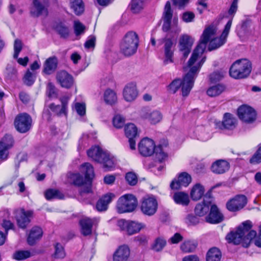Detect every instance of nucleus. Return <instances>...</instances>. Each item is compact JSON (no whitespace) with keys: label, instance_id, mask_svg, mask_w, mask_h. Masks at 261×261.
<instances>
[{"label":"nucleus","instance_id":"nucleus-22","mask_svg":"<svg viewBox=\"0 0 261 261\" xmlns=\"http://www.w3.org/2000/svg\"><path fill=\"white\" fill-rule=\"evenodd\" d=\"M125 133L126 137L128 138L129 146L131 149H135L136 141L135 138L138 135L137 128L133 123H129L125 126Z\"/></svg>","mask_w":261,"mask_h":261},{"label":"nucleus","instance_id":"nucleus-60","mask_svg":"<svg viewBox=\"0 0 261 261\" xmlns=\"http://www.w3.org/2000/svg\"><path fill=\"white\" fill-rule=\"evenodd\" d=\"M96 37L94 36H90L89 37L88 40L85 43V47L86 48L89 49L94 48L95 45Z\"/></svg>","mask_w":261,"mask_h":261},{"label":"nucleus","instance_id":"nucleus-15","mask_svg":"<svg viewBox=\"0 0 261 261\" xmlns=\"http://www.w3.org/2000/svg\"><path fill=\"white\" fill-rule=\"evenodd\" d=\"M164 42V55L165 58L163 62L165 65H167L169 63H172L173 62V51L172 48L173 45V41L170 39L165 38L163 40H159L158 41V46H160L162 43Z\"/></svg>","mask_w":261,"mask_h":261},{"label":"nucleus","instance_id":"nucleus-29","mask_svg":"<svg viewBox=\"0 0 261 261\" xmlns=\"http://www.w3.org/2000/svg\"><path fill=\"white\" fill-rule=\"evenodd\" d=\"M96 220V218L91 219L88 218H85L80 221L81 232L84 236H88L91 233L93 224Z\"/></svg>","mask_w":261,"mask_h":261},{"label":"nucleus","instance_id":"nucleus-4","mask_svg":"<svg viewBox=\"0 0 261 261\" xmlns=\"http://www.w3.org/2000/svg\"><path fill=\"white\" fill-rule=\"evenodd\" d=\"M139 42L138 34L133 31L127 32L122 40L120 48L125 56L129 57L134 55L137 50Z\"/></svg>","mask_w":261,"mask_h":261},{"label":"nucleus","instance_id":"nucleus-2","mask_svg":"<svg viewBox=\"0 0 261 261\" xmlns=\"http://www.w3.org/2000/svg\"><path fill=\"white\" fill-rule=\"evenodd\" d=\"M88 156L93 161L103 165L106 170H110L115 166V160L110 154L99 146H92L87 151Z\"/></svg>","mask_w":261,"mask_h":261},{"label":"nucleus","instance_id":"nucleus-53","mask_svg":"<svg viewBox=\"0 0 261 261\" xmlns=\"http://www.w3.org/2000/svg\"><path fill=\"white\" fill-rule=\"evenodd\" d=\"M22 48V43L20 40L16 39L14 41V55L13 58L14 59H17L18 57L19 54Z\"/></svg>","mask_w":261,"mask_h":261},{"label":"nucleus","instance_id":"nucleus-45","mask_svg":"<svg viewBox=\"0 0 261 261\" xmlns=\"http://www.w3.org/2000/svg\"><path fill=\"white\" fill-rule=\"evenodd\" d=\"M173 16V11L171 9L170 2L168 1L165 6L163 14V20H171Z\"/></svg>","mask_w":261,"mask_h":261},{"label":"nucleus","instance_id":"nucleus-28","mask_svg":"<svg viewBox=\"0 0 261 261\" xmlns=\"http://www.w3.org/2000/svg\"><path fill=\"white\" fill-rule=\"evenodd\" d=\"M115 197V195L108 193L102 196L97 202L96 207L98 211H105L107 210L108 204Z\"/></svg>","mask_w":261,"mask_h":261},{"label":"nucleus","instance_id":"nucleus-50","mask_svg":"<svg viewBox=\"0 0 261 261\" xmlns=\"http://www.w3.org/2000/svg\"><path fill=\"white\" fill-rule=\"evenodd\" d=\"M125 179L130 186H135L138 182V177L135 173L129 172L125 175Z\"/></svg>","mask_w":261,"mask_h":261},{"label":"nucleus","instance_id":"nucleus-44","mask_svg":"<svg viewBox=\"0 0 261 261\" xmlns=\"http://www.w3.org/2000/svg\"><path fill=\"white\" fill-rule=\"evenodd\" d=\"M142 0H132L130 4V9L134 13H137L143 9Z\"/></svg>","mask_w":261,"mask_h":261},{"label":"nucleus","instance_id":"nucleus-30","mask_svg":"<svg viewBox=\"0 0 261 261\" xmlns=\"http://www.w3.org/2000/svg\"><path fill=\"white\" fill-rule=\"evenodd\" d=\"M70 181L74 185L78 187L83 186L82 188L80 190V194L81 195H83L85 193H81V190L82 189L86 190V185L87 180H84L83 177L79 173H71L69 176Z\"/></svg>","mask_w":261,"mask_h":261},{"label":"nucleus","instance_id":"nucleus-12","mask_svg":"<svg viewBox=\"0 0 261 261\" xmlns=\"http://www.w3.org/2000/svg\"><path fill=\"white\" fill-rule=\"evenodd\" d=\"M239 118L246 123H252L256 119V114L254 110L247 106H242L238 110Z\"/></svg>","mask_w":261,"mask_h":261},{"label":"nucleus","instance_id":"nucleus-41","mask_svg":"<svg viewBox=\"0 0 261 261\" xmlns=\"http://www.w3.org/2000/svg\"><path fill=\"white\" fill-rule=\"evenodd\" d=\"M70 7L76 15H79L83 13L84 6L82 0H71Z\"/></svg>","mask_w":261,"mask_h":261},{"label":"nucleus","instance_id":"nucleus-34","mask_svg":"<svg viewBox=\"0 0 261 261\" xmlns=\"http://www.w3.org/2000/svg\"><path fill=\"white\" fill-rule=\"evenodd\" d=\"M33 5L34 10L31 11L32 15L35 17H38L40 15H47V10L45 6L42 4L38 0H34Z\"/></svg>","mask_w":261,"mask_h":261},{"label":"nucleus","instance_id":"nucleus-49","mask_svg":"<svg viewBox=\"0 0 261 261\" xmlns=\"http://www.w3.org/2000/svg\"><path fill=\"white\" fill-rule=\"evenodd\" d=\"M55 251L54 257L57 258H63L65 256V252L63 246L60 243H57L55 246Z\"/></svg>","mask_w":261,"mask_h":261},{"label":"nucleus","instance_id":"nucleus-25","mask_svg":"<svg viewBox=\"0 0 261 261\" xmlns=\"http://www.w3.org/2000/svg\"><path fill=\"white\" fill-rule=\"evenodd\" d=\"M212 204V199L205 198L202 202L198 203L195 208V214L199 217L205 215L210 211Z\"/></svg>","mask_w":261,"mask_h":261},{"label":"nucleus","instance_id":"nucleus-32","mask_svg":"<svg viewBox=\"0 0 261 261\" xmlns=\"http://www.w3.org/2000/svg\"><path fill=\"white\" fill-rule=\"evenodd\" d=\"M62 106L60 105H55L51 103L49 105V108L50 109L58 116L62 115H66L67 114V105L68 99L67 98H63L61 99Z\"/></svg>","mask_w":261,"mask_h":261},{"label":"nucleus","instance_id":"nucleus-52","mask_svg":"<svg viewBox=\"0 0 261 261\" xmlns=\"http://www.w3.org/2000/svg\"><path fill=\"white\" fill-rule=\"evenodd\" d=\"M73 28L76 36L83 34L85 30V25L78 20L74 21Z\"/></svg>","mask_w":261,"mask_h":261},{"label":"nucleus","instance_id":"nucleus-40","mask_svg":"<svg viewBox=\"0 0 261 261\" xmlns=\"http://www.w3.org/2000/svg\"><path fill=\"white\" fill-rule=\"evenodd\" d=\"M174 201L177 203L183 205H187L189 203V196L184 192H177L174 194L173 196Z\"/></svg>","mask_w":261,"mask_h":261},{"label":"nucleus","instance_id":"nucleus-10","mask_svg":"<svg viewBox=\"0 0 261 261\" xmlns=\"http://www.w3.org/2000/svg\"><path fill=\"white\" fill-rule=\"evenodd\" d=\"M158 206V202L154 197H146L142 200L141 209L144 214L150 216L156 213Z\"/></svg>","mask_w":261,"mask_h":261},{"label":"nucleus","instance_id":"nucleus-54","mask_svg":"<svg viewBox=\"0 0 261 261\" xmlns=\"http://www.w3.org/2000/svg\"><path fill=\"white\" fill-rule=\"evenodd\" d=\"M113 122L115 127L121 128L123 126L125 120L121 115L117 114L114 117Z\"/></svg>","mask_w":261,"mask_h":261},{"label":"nucleus","instance_id":"nucleus-63","mask_svg":"<svg viewBox=\"0 0 261 261\" xmlns=\"http://www.w3.org/2000/svg\"><path fill=\"white\" fill-rule=\"evenodd\" d=\"M256 236V232L250 229L246 233L244 238V241L251 240Z\"/></svg>","mask_w":261,"mask_h":261},{"label":"nucleus","instance_id":"nucleus-55","mask_svg":"<svg viewBox=\"0 0 261 261\" xmlns=\"http://www.w3.org/2000/svg\"><path fill=\"white\" fill-rule=\"evenodd\" d=\"M196 248V246L190 241L182 243L180 246V248L185 252H190L193 251Z\"/></svg>","mask_w":261,"mask_h":261},{"label":"nucleus","instance_id":"nucleus-27","mask_svg":"<svg viewBox=\"0 0 261 261\" xmlns=\"http://www.w3.org/2000/svg\"><path fill=\"white\" fill-rule=\"evenodd\" d=\"M206 221L210 223H218L223 220V216L215 204L211 205L209 215L205 218Z\"/></svg>","mask_w":261,"mask_h":261},{"label":"nucleus","instance_id":"nucleus-16","mask_svg":"<svg viewBox=\"0 0 261 261\" xmlns=\"http://www.w3.org/2000/svg\"><path fill=\"white\" fill-rule=\"evenodd\" d=\"M81 170L84 173L85 179L87 180L86 190L82 189L81 193H90L92 191L91 180L94 176L93 167L90 163H86L82 165Z\"/></svg>","mask_w":261,"mask_h":261},{"label":"nucleus","instance_id":"nucleus-20","mask_svg":"<svg viewBox=\"0 0 261 261\" xmlns=\"http://www.w3.org/2000/svg\"><path fill=\"white\" fill-rule=\"evenodd\" d=\"M56 79L60 85L65 88H70L73 84V77L64 70L57 73Z\"/></svg>","mask_w":261,"mask_h":261},{"label":"nucleus","instance_id":"nucleus-13","mask_svg":"<svg viewBox=\"0 0 261 261\" xmlns=\"http://www.w3.org/2000/svg\"><path fill=\"white\" fill-rule=\"evenodd\" d=\"M16 219L18 226L22 229H25L30 223L33 216L32 211H25L21 208L16 211Z\"/></svg>","mask_w":261,"mask_h":261},{"label":"nucleus","instance_id":"nucleus-7","mask_svg":"<svg viewBox=\"0 0 261 261\" xmlns=\"http://www.w3.org/2000/svg\"><path fill=\"white\" fill-rule=\"evenodd\" d=\"M251 222L250 221H246L243 222L242 225L239 226L236 232H231L228 234L226 239L229 243L239 244L244 240L245 234L251 229Z\"/></svg>","mask_w":261,"mask_h":261},{"label":"nucleus","instance_id":"nucleus-18","mask_svg":"<svg viewBox=\"0 0 261 261\" xmlns=\"http://www.w3.org/2000/svg\"><path fill=\"white\" fill-rule=\"evenodd\" d=\"M14 144L12 136L10 135H6L0 141V159L6 160L8 155V150L11 148Z\"/></svg>","mask_w":261,"mask_h":261},{"label":"nucleus","instance_id":"nucleus-48","mask_svg":"<svg viewBox=\"0 0 261 261\" xmlns=\"http://www.w3.org/2000/svg\"><path fill=\"white\" fill-rule=\"evenodd\" d=\"M31 256V253L29 251L18 250L13 255V257L16 260H20L28 258Z\"/></svg>","mask_w":261,"mask_h":261},{"label":"nucleus","instance_id":"nucleus-11","mask_svg":"<svg viewBox=\"0 0 261 261\" xmlns=\"http://www.w3.org/2000/svg\"><path fill=\"white\" fill-rule=\"evenodd\" d=\"M232 18L230 19L226 24L223 32L219 38H215L210 41L208 49L210 51L216 49L223 44L226 41V38L229 33L232 24Z\"/></svg>","mask_w":261,"mask_h":261},{"label":"nucleus","instance_id":"nucleus-1","mask_svg":"<svg viewBox=\"0 0 261 261\" xmlns=\"http://www.w3.org/2000/svg\"><path fill=\"white\" fill-rule=\"evenodd\" d=\"M216 31V28L213 25H210L204 30L199 44L194 50L187 66L185 68V69L189 68V71L184 76L182 81L176 79L169 85L168 88L170 92L175 93L181 87L183 96H187L189 94L199 70L205 61V57H203L199 61L198 60L203 54L207 43L214 37Z\"/></svg>","mask_w":261,"mask_h":261},{"label":"nucleus","instance_id":"nucleus-23","mask_svg":"<svg viewBox=\"0 0 261 261\" xmlns=\"http://www.w3.org/2000/svg\"><path fill=\"white\" fill-rule=\"evenodd\" d=\"M123 97L127 101H133L136 99L138 95L136 84L129 83L125 86L123 92Z\"/></svg>","mask_w":261,"mask_h":261},{"label":"nucleus","instance_id":"nucleus-62","mask_svg":"<svg viewBox=\"0 0 261 261\" xmlns=\"http://www.w3.org/2000/svg\"><path fill=\"white\" fill-rule=\"evenodd\" d=\"M187 221L189 225H194L199 223V219L193 215H189L187 218Z\"/></svg>","mask_w":261,"mask_h":261},{"label":"nucleus","instance_id":"nucleus-6","mask_svg":"<svg viewBox=\"0 0 261 261\" xmlns=\"http://www.w3.org/2000/svg\"><path fill=\"white\" fill-rule=\"evenodd\" d=\"M137 205V199L132 194H126L119 198L117 201V210L122 214L133 211Z\"/></svg>","mask_w":261,"mask_h":261},{"label":"nucleus","instance_id":"nucleus-14","mask_svg":"<svg viewBox=\"0 0 261 261\" xmlns=\"http://www.w3.org/2000/svg\"><path fill=\"white\" fill-rule=\"evenodd\" d=\"M247 203V197L244 195H238L226 203L227 208L231 212L238 211L243 208Z\"/></svg>","mask_w":261,"mask_h":261},{"label":"nucleus","instance_id":"nucleus-17","mask_svg":"<svg viewBox=\"0 0 261 261\" xmlns=\"http://www.w3.org/2000/svg\"><path fill=\"white\" fill-rule=\"evenodd\" d=\"M193 43L194 39L188 35L185 34L180 37L179 40V50L184 58L188 56Z\"/></svg>","mask_w":261,"mask_h":261},{"label":"nucleus","instance_id":"nucleus-37","mask_svg":"<svg viewBox=\"0 0 261 261\" xmlns=\"http://www.w3.org/2000/svg\"><path fill=\"white\" fill-rule=\"evenodd\" d=\"M204 193V189L203 187L199 184H196L193 186L191 191V198L194 201H197L202 198Z\"/></svg>","mask_w":261,"mask_h":261},{"label":"nucleus","instance_id":"nucleus-5","mask_svg":"<svg viewBox=\"0 0 261 261\" xmlns=\"http://www.w3.org/2000/svg\"><path fill=\"white\" fill-rule=\"evenodd\" d=\"M251 69V63L249 60L246 59L238 60L230 67L229 74L235 79H243L250 74Z\"/></svg>","mask_w":261,"mask_h":261},{"label":"nucleus","instance_id":"nucleus-58","mask_svg":"<svg viewBox=\"0 0 261 261\" xmlns=\"http://www.w3.org/2000/svg\"><path fill=\"white\" fill-rule=\"evenodd\" d=\"M224 77L223 72L216 71L210 75V81L213 83H216L220 81Z\"/></svg>","mask_w":261,"mask_h":261},{"label":"nucleus","instance_id":"nucleus-56","mask_svg":"<svg viewBox=\"0 0 261 261\" xmlns=\"http://www.w3.org/2000/svg\"><path fill=\"white\" fill-rule=\"evenodd\" d=\"M47 94L48 97L50 98H55L57 97V92L54 85L49 83L47 86Z\"/></svg>","mask_w":261,"mask_h":261},{"label":"nucleus","instance_id":"nucleus-24","mask_svg":"<svg viewBox=\"0 0 261 261\" xmlns=\"http://www.w3.org/2000/svg\"><path fill=\"white\" fill-rule=\"evenodd\" d=\"M130 255V249L128 246H119L113 254V261H127Z\"/></svg>","mask_w":261,"mask_h":261},{"label":"nucleus","instance_id":"nucleus-31","mask_svg":"<svg viewBox=\"0 0 261 261\" xmlns=\"http://www.w3.org/2000/svg\"><path fill=\"white\" fill-rule=\"evenodd\" d=\"M42 229L38 226L33 227L30 230L28 237V243L30 245H33L36 242L39 240L42 236Z\"/></svg>","mask_w":261,"mask_h":261},{"label":"nucleus","instance_id":"nucleus-9","mask_svg":"<svg viewBox=\"0 0 261 261\" xmlns=\"http://www.w3.org/2000/svg\"><path fill=\"white\" fill-rule=\"evenodd\" d=\"M117 225L121 230L125 231L129 235L139 232L144 227L142 223L123 219L119 220Z\"/></svg>","mask_w":261,"mask_h":261},{"label":"nucleus","instance_id":"nucleus-64","mask_svg":"<svg viewBox=\"0 0 261 261\" xmlns=\"http://www.w3.org/2000/svg\"><path fill=\"white\" fill-rule=\"evenodd\" d=\"M239 0H233L228 11L230 15H234L238 9V3Z\"/></svg>","mask_w":261,"mask_h":261},{"label":"nucleus","instance_id":"nucleus-36","mask_svg":"<svg viewBox=\"0 0 261 261\" xmlns=\"http://www.w3.org/2000/svg\"><path fill=\"white\" fill-rule=\"evenodd\" d=\"M58 61L57 58H49L47 59L44 65L43 72L47 74H50L53 73L57 67Z\"/></svg>","mask_w":261,"mask_h":261},{"label":"nucleus","instance_id":"nucleus-47","mask_svg":"<svg viewBox=\"0 0 261 261\" xmlns=\"http://www.w3.org/2000/svg\"><path fill=\"white\" fill-rule=\"evenodd\" d=\"M35 78V74L28 70L23 77V82L27 86H30L34 84Z\"/></svg>","mask_w":261,"mask_h":261},{"label":"nucleus","instance_id":"nucleus-8","mask_svg":"<svg viewBox=\"0 0 261 261\" xmlns=\"http://www.w3.org/2000/svg\"><path fill=\"white\" fill-rule=\"evenodd\" d=\"M32 119L27 113L18 115L14 120V126L16 130L21 133L28 132L31 128Z\"/></svg>","mask_w":261,"mask_h":261},{"label":"nucleus","instance_id":"nucleus-59","mask_svg":"<svg viewBox=\"0 0 261 261\" xmlns=\"http://www.w3.org/2000/svg\"><path fill=\"white\" fill-rule=\"evenodd\" d=\"M250 162L253 164H256L261 162V147H259L256 153L250 159Z\"/></svg>","mask_w":261,"mask_h":261},{"label":"nucleus","instance_id":"nucleus-57","mask_svg":"<svg viewBox=\"0 0 261 261\" xmlns=\"http://www.w3.org/2000/svg\"><path fill=\"white\" fill-rule=\"evenodd\" d=\"M74 109L77 113L81 116H84L86 113V105L84 103H75Z\"/></svg>","mask_w":261,"mask_h":261},{"label":"nucleus","instance_id":"nucleus-33","mask_svg":"<svg viewBox=\"0 0 261 261\" xmlns=\"http://www.w3.org/2000/svg\"><path fill=\"white\" fill-rule=\"evenodd\" d=\"M144 118L147 119L151 124H156L162 119V114L157 110L149 111L143 114Z\"/></svg>","mask_w":261,"mask_h":261},{"label":"nucleus","instance_id":"nucleus-61","mask_svg":"<svg viewBox=\"0 0 261 261\" xmlns=\"http://www.w3.org/2000/svg\"><path fill=\"white\" fill-rule=\"evenodd\" d=\"M195 17V15L193 12H186L183 13L182 19L186 22H192Z\"/></svg>","mask_w":261,"mask_h":261},{"label":"nucleus","instance_id":"nucleus-42","mask_svg":"<svg viewBox=\"0 0 261 261\" xmlns=\"http://www.w3.org/2000/svg\"><path fill=\"white\" fill-rule=\"evenodd\" d=\"M224 89V86L218 84L210 87L207 91V94L211 97L217 96L220 94Z\"/></svg>","mask_w":261,"mask_h":261},{"label":"nucleus","instance_id":"nucleus-21","mask_svg":"<svg viewBox=\"0 0 261 261\" xmlns=\"http://www.w3.org/2000/svg\"><path fill=\"white\" fill-rule=\"evenodd\" d=\"M230 168L229 163L224 160H218L211 165V171L217 174H222L228 171Z\"/></svg>","mask_w":261,"mask_h":261},{"label":"nucleus","instance_id":"nucleus-19","mask_svg":"<svg viewBox=\"0 0 261 261\" xmlns=\"http://www.w3.org/2000/svg\"><path fill=\"white\" fill-rule=\"evenodd\" d=\"M192 178L188 173L182 172L179 174L177 180H173L171 184L170 187L172 189L177 190L182 187H187L191 182Z\"/></svg>","mask_w":261,"mask_h":261},{"label":"nucleus","instance_id":"nucleus-51","mask_svg":"<svg viewBox=\"0 0 261 261\" xmlns=\"http://www.w3.org/2000/svg\"><path fill=\"white\" fill-rule=\"evenodd\" d=\"M166 244V242L164 239L159 238L155 240L152 248L155 251H160L165 246Z\"/></svg>","mask_w":261,"mask_h":261},{"label":"nucleus","instance_id":"nucleus-26","mask_svg":"<svg viewBox=\"0 0 261 261\" xmlns=\"http://www.w3.org/2000/svg\"><path fill=\"white\" fill-rule=\"evenodd\" d=\"M236 119L230 113H225L224 115L223 120L222 122L216 123V126L220 129H233L236 124Z\"/></svg>","mask_w":261,"mask_h":261},{"label":"nucleus","instance_id":"nucleus-38","mask_svg":"<svg viewBox=\"0 0 261 261\" xmlns=\"http://www.w3.org/2000/svg\"><path fill=\"white\" fill-rule=\"evenodd\" d=\"M221 256L220 250L216 247H213L210 249L207 253L206 261H220Z\"/></svg>","mask_w":261,"mask_h":261},{"label":"nucleus","instance_id":"nucleus-3","mask_svg":"<svg viewBox=\"0 0 261 261\" xmlns=\"http://www.w3.org/2000/svg\"><path fill=\"white\" fill-rule=\"evenodd\" d=\"M138 149L140 154L145 156H151L154 153L159 162H161L166 157L161 146H155L154 141L148 138H145L140 141Z\"/></svg>","mask_w":261,"mask_h":261},{"label":"nucleus","instance_id":"nucleus-46","mask_svg":"<svg viewBox=\"0 0 261 261\" xmlns=\"http://www.w3.org/2000/svg\"><path fill=\"white\" fill-rule=\"evenodd\" d=\"M56 29L62 38H67L69 35V29L64 24L60 23L58 24Z\"/></svg>","mask_w":261,"mask_h":261},{"label":"nucleus","instance_id":"nucleus-43","mask_svg":"<svg viewBox=\"0 0 261 261\" xmlns=\"http://www.w3.org/2000/svg\"><path fill=\"white\" fill-rule=\"evenodd\" d=\"M45 197L47 200L54 198L62 199L63 197V195L57 190L48 189L45 192Z\"/></svg>","mask_w":261,"mask_h":261},{"label":"nucleus","instance_id":"nucleus-35","mask_svg":"<svg viewBox=\"0 0 261 261\" xmlns=\"http://www.w3.org/2000/svg\"><path fill=\"white\" fill-rule=\"evenodd\" d=\"M163 21L164 23L162 29L164 31L167 32L171 30L172 32L175 34L180 33L181 29L177 25L178 19L177 18H174L173 21V24L172 25H171V20H163Z\"/></svg>","mask_w":261,"mask_h":261},{"label":"nucleus","instance_id":"nucleus-39","mask_svg":"<svg viewBox=\"0 0 261 261\" xmlns=\"http://www.w3.org/2000/svg\"><path fill=\"white\" fill-rule=\"evenodd\" d=\"M103 97L105 102L108 105H114L117 100L116 93L113 90L110 89H107L105 91Z\"/></svg>","mask_w":261,"mask_h":261}]
</instances>
